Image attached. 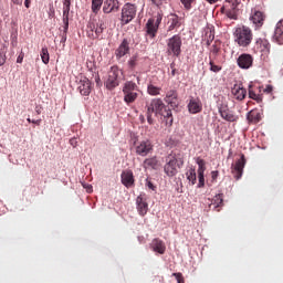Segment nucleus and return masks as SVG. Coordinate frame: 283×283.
<instances>
[{
    "mask_svg": "<svg viewBox=\"0 0 283 283\" xmlns=\"http://www.w3.org/2000/svg\"><path fill=\"white\" fill-rule=\"evenodd\" d=\"M219 114L222 118H224V120H229L230 124L235 123V120H239L238 114H234V112L229 109V105H220Z\"/></svg>",
    "mask_w": 283,
    "mask_h": 283,
    "instance_id": "obj_9",
    "label": "nucleus"
},
{
    "mask_svg": "<svg viewBox=\"0 0 283 283\" xmlns=\"http://www.w3.org/2000/svg\"><path fill=\"white\" fill-rule=\"evenodd\" d=\"M220 45H218V43H213V45H211L210 49V57H217V55H219L220 53Z\"/></svg>",
    "mask_w": 283,
    "mask_h": 283,
    "instance_id": "obj_36",
    "label": "nucleus"
},
{
    "mask_svg": "<svg viewBox=\"0 0 283 283\" xmlns=\"http://www.w3.org/2000/svg\"><path fill=\"white\" fill-rule=\"evenodd\" d=\"M78 90L82 96H90L92 94V82L84 77L80 81Z\"/></svg>",
    "mask_w": 283,
    "mask_h": 283,
    "instance_id": "obj_15",
    "label": "nucleus"
},
{
    "mask_svg": "<svg viewBox=\"0 0 283 283\" xmlns=\"http://www.w3.org/2000/svg\"><path fill=\"white\" fill-rule=\"evenodd\" d=\"M247 90L242 86H234L232 88V95H234L235 99H244L247 97Z\"/></svg>",
    "mask_w": 283,
    "mask_h": 283,
    "instance_id": "obj_24",
    "label": "nucleus"
},
{
    "mask_svg": "<svg viewBox=\"0 0 283 283\" xmlns=\"http://www.w3.org/2000/svg\"><path fill=\"white\" fill-rule=\"evenodd\" d=\"M74 140H75V139H71V145H74Z\"/></svg>",
    "mask_w": 283,
    "mask_h": 283,
    "instance_id": "obj_63",
    "label": "nucleus"
},
{
    "mask_svg": "<svg viewBox=\"0 0 283 283\" xmlns=\"http://www.w3.org/2000/svg\"><path fill=\"white\" fill-rule=\"evenodd\" d=\"M157 114H161V116H165L167 118V124L172 126L174 124V117L171 109H167L165 102L160 97H155L151 99L150 104L147 106V120L148 124H154V116H157Z\"/></svg>",
    "mask_w": 283,
    "mask_h": 283,
    "instance_id": "obj_1",
    "label": "nucleus"
},
{
    "mask_svg": "<svg viewBox=\"0 0 283 283\" xmlns=\"http://www.w3.org/2000/svg\"><path fill=\"white\" fill-rule=\"evenodd\" d=\"M249 97H251V99H255V102L263 101V95L261 94L260 88H253L252 86H249Z\"/></svg>",
    "mask_w": 283,
    "mask_h": 283,
    "instance_id": "obj_22",
    "label": "nucleus"
},
{
    "mask_svg": "<svg viewBox=\"0 0 283 283\" xmlns=\"http://www.w3.org/2000/svg\"><path fill=\"white\" fill-rule=\"evenodd\" d=\"M154 149L153 144L150 143V139H146V143H144V154H148Z\"/></svg>",
    "mask_w": 283,
    "mask_h": 283,
    "instance_id": "obj_40",
    "label": "nucleus"
},
{
    "mask_svg": "<svg viewBox=\"0 0 283 283\" xmlns=\"http://www.w3.org/2000/svg\"><path fill=\"white\" fill-rule=\"evenodd\" d=\"M88 191H92V187L91 186L88 187Z\"/></svg>",
    "mask_w": 283,
    "mask_h": 283,
    "instance_id": "obj_64",
    "label": "nucleus"
},
{
    "mask_svg": "<svg viewBox=\"0 0 283 283\" xmlns=\"http://www.w3.org/2000/svg\"><path fill=\"white\" fill-rule=\"evenodd\" d=\"M219 178V170H211V181L216 182Z\"/></svg>",
    "mask_w": 283,
    "mask_h": 283,
    "instance_id": "obj_46",
    "label": "nucleus"
},
{
    "mask_svg": "<svg viewBox=\"0 0 283 283\" xmlns=\"http://www.w3.org/2000/svg\"><path fill=\"white\" fill-rule=\"evenodd\" d=\"M209 64H210V72H214V73L221 72L222 66H220V64H214V60H212L211 55H210Z\"/></svg>",
    "mask_w": 283,
    "mask_h": 283,
    "instance_id": "obj_35",
    "label": "nucleus"
},
{
    "mask_svg": "<svg viewBox=\"0 0 283 283\" xmlns=\"http://www.w3.org/2000/svg\"><path fill=\"white\" fill-rule=\"evenodd\" d=\"M136 88V84L134 82H127L123 88L124 94L133 93Z\"/></svg>",
    "mask_w": 283,
    "mask_h": 283,
    "instance_id": "obj_34",
    "label": "nucleus"
},
{
    "mask_svg": "<svg viewBox=\"0 0 283 283\" xmlns=\"http://www.w3.org/2000/svg\"><path fill=\"white\" fill-rule=\"evenodd\" d=\"M63 24L64 34H67V30H70V20H63Z\"/></svg>",
    "mask_w": 283,
    "mask_h": 283,
    "instance_id": "obj_47",
    "label": "nucleus"
},
{
    "mask_svg": "<svg viewBox=\"0 0 283 283\" xmlns=\"http://www.w3.org/2000/svg\"><path fill=\"white\" fill-rule=\"evenodd\" d=\"M273 92V86H271V84H269V86H266L264 88V93H272Z\"/></svg>",
    "mask_w": 283,
    "mask_h": 283,
    "instance_id": "obj_53",
    "label": "nucleus"
},
{
    "mask_svg": "<svg viewBox=\"0 0 283 283\" xmlns=\"http://www.w3.org/2000/svg\"><path fill=\"white\" fill-rule=\"evenodd\" d=\"M221 206H223V195H216L209 205V208H213L220 210Z\"/></svg>",
    "mask_w": 283,
    "mask_h": 283,
    "instance_id": "obj_23",
    "label": "nucleus"
},
{
    "mask_svg": "<svg viewBox=\"0 0 283 283\" xmlns=\"http://www.w3.org/2000/svg\"><path fill=\"white\" fill-rule=\"evenodd\" d=\"M136 153L142 156L143 155V144L136 147Z\"/></svg>",
    "mask_w": 283,
    "mask_h": 283,
    "instance_id": "obj_51",
    "label": "nucleus"
},
{
    "mask_svg": "<svg viewBox=\"0 0 283 283\" xmlns=\"http://www.w3.org/2000/svg\"><path fill=\"white\" fill-rule=\"evenodd\" d=\"M176 27H181V21L179 15L172 14L170 18V24L168 27L169 32H172V29H176Z\"/></svg>",
    "mask_w": 283,
    "mask_h": 283,
    "instance_id": "obj_26",
    "label": "nucleus"
},
{
    "mask_svg": "<svg viewBox=\"0 0 283 283\" xmlns=\"http://www.w3.org/2000/svg\"><path fill=\"white\" fill-rule=\"evenodd\" d=\"M25 54H23V52H21L17 59V63H23V59H24Z\"/></svg>",
    "mask_w": 283,
    "mask_h": 283,
    "instance_id": "obj_50",
    "label": "nucleus"
},
{
    "mask_svg": "<svg viewBox=\"0 0 283 283\" xmlns=\"http://www.w3.org/2000/svg\"><path fill=\"white\" fill-rule=\"evenodd\" d=\"M190 114H199L202 112V102L200 97H191L188 104Z\"/></svg>",
    "mask_w": 283,
    "mask_h": 283,
    "instance_id": "obj_14",
    "label": "nucleus"
},
{
    "mask_svg": "<svg viewBox=\"0 0 283 283\" xmlns=\"http://www.w3.org/2000/svg\"><path fill=\"white\" fill-rule=\"evenodd\" d=\"M33 125H41V119H32Z\"/></svg>",
    "mask_w": 283,
    "mask_h": 283,
    "instance_id": "obj_55",
    "label": "nucleus"
},
{
    "mask_svg": "<svg viewBox=\"0 0 283 283\" xmlns=\"http://www.w3.org/2000/svg\"><path fill=\"white\" fill-rule=\"evenodd\" d=\"M40 56L44 65H48V63H50V52L48 51V46L42 48Z\"/></svg>",
    "mask_w": 283,
    "mask_h": 283,
    "instance_id": "obj_30",
    "label": "nucleus"
},
{
    "mask_svg": "<svg viewBox=\"0 0 283 283\" xmlns=\"http://www.w3.org/2000/svg\"><path fill=\"white\" fill-rule=\"evenodd\" d=\"M145 168H159V163L156 156H153L150 159H145L144 161Z\"/></svg>",
    "mask_w": 283,
    "mask_h": 283,
    "instance_id": "obj_25",
    "label": "nucleus"
},
{
    "mask_svg": "<svg viewBox=\"0 0 283 283\" xmlns=\"http://www.w3.org/2000/svg\"><path fill=\"white\" fill-rule=\"evenodd\" d=\"M170 70H171V76H176L177 70H176V63L175 62H171Z\"/></svg>",
    "mask_w": 283,
    "mask_h": 283,
    "instance_id": "obj_49",
    "label": "nucleus"
},
{
    "mask_svg": "<svg viewBox=\"0 0 283 283\" xmlns=\"http://www.w3.org/2000/svg\"><path fill=\"white\" fill-rule=\"evenodd\" d=\"M146 187H148V189H153V191L156 190V185H154L149 179L146 180Z\"/></svg>",
    "mask_w": 283,
    "mask_h": 283,
    "instance_id": "obj_48",
    "label": "nucleus"
},
{
    "mask_svg": "<svg viewBox=\"0 0 283 283\" xmlns=\"http://www.w3.org/2000/svg\"><path fill=\"white\" fill-rule=\"evenodd\" d=\"M41 112H43V106H41V105H38V106H35V114H41Z\"/></svg>",
    "mask_w": 283,
    "mask_h": 283,
    "instance_id": "obj_52",
    "label": "nucleus"
},
{
    "mask_svg": "<svg viewBox=\"0 0 283 283\" xmlns=\"http://www.w3.org/2000/svg\"><path fill=\"white\" fill-rule=\"evenodd\" d=\"M106 29H107V25H105V22L99 21V22L96 24V28H95V35H96V39H101V35L103 34V32H105Z\"/></svg>",
    "mask_w": 283,
    "mask_h": 283,
    "instance_id": "obj_28",
    "label": "nucleus"
},
{
    "mask_svg": "<svg viewBox=\"0 0 283 283\" xmlns=\"http://www.w3.org/2000/svg\"><path fill=\"white\" fill-rule=\"evenodd\" d=\"M226 14L228 18H230V20H238V15L235 10H233V6H231V10H227Z\"/></svg>",
    "mask_w": 283,
    "mask_h": 283,
    "instance_id": "obj_39",
    "label": "nucleus"
},
{
    "mask_svg": "<svg viewBox=\"0 0 283 283\" xmlns=\"http://www.w3.org/2000/svg\"><path fill=\"white\" fill-rule=\"evenodd\" d=\"M161 88H158L157 86H154V83H149L147 87V92L149 95H160Z\"/></svg>",
    "mask_w": 283,
    "mask_h": 283,
    "instance_id": "obj_33",
    "label": "nucleus"
},
{
    "mask_svg": "<svg viewBox=\"0 0 283 283\" xmlns=\"http://www.w3.org/2000/svg\"><path fill=\"white\" fill-rule=\"evenodd\" d=\"M196 163L198 164V187H205L206 185V178L205 172L207 169L205 159H200V156L197 157Z\"/></svg>",
    "mask_w": 283,
    "mask_h": 283,
    "instance_id": "obj_11",
    "label": "nucleus"
},
{
    "mask_svg": "<svg viewBox=\"0 0 283 283\" xmlns=\"http://www.w3.org/2000/svg\"><path fill=\"white\" fill-rule=\"evenodd\" d=\"M153 251L156 253H159L160 255H164L166 253V243L163 241V239H153L150 243Z\"/></svg>",
    "mask_w": 283,
    "mask_h": 283,
    "instance_id": "obj_17",
    "label": "nucleus"
},
{
    "mask_svg": "<svg viewBox=\"0 0 283 283\" xmlns=\"http://www.w3.org/2000/svg\"><path fill=\"white\" fill-rule=\"evenodd\" d=\"M24 6H25V8H30V0H25Z\"/></svg>",
    "mask_w": 283,
    "mask_h": 283,
    "instance_id": "obj_59",
    "label": "nucleus"
},
{
    "mask_svg": "<svg viewBox=\"0 0 283 283\" xmlns=\"http://www.w3.org/2000/svg\"><path fill=\"white\" fill-rule=\"evenodd\" d=\"M136 17V6L132 3L124 4L122 9V23H129Z\"/></svg>",
    "mask_w": 283,
    "mask_h": 283,
    "instance_id": "obj_7",
    "label": "nucleus"
},
{
    "mask_svg": "<svg viewBox=\"0 0 283 283\" xmlns=\"http://www.w3.org/2000/svg\"><path fill=\"white\" fill-rule=\"evenodd\" d=\"M27 120H28V123H32V119H31V118H28Z\"/></svg>",
    "mask_w": 283,
    "mask_h": 283,
    "instance_id": "obj_62",
    "label": "nucleus"
},
{
    "mask_svg": "<svg viewBox=\"0 0 283 283\" xmlns=\"http://www.w3.org/2000/svg\"><path fill=\"white\" fill-rule=\"evenodd\" d=\"M102 7H103V0H92L91 8H92V12H94V14H98Z\"/></svg>",
    "mask_w": 283,
    "mask_h": 283,
    "instance_id": "obj_31",
    "label": "nucleus"
},
{
    "mask_svg": "<svg viewBox=\"0 0 283 283\" xmlns=\"http://www.w3.org/2000/svg\"><path fill=\"white\" fill-rule=\"evenodd\" d=\"M245 164H247V158L244 154H241V158L238 159V161L231 167V170H232V174L234 175L235 180H240V178H242Z\"/></svg>",
    "mask_w": 283,
    "mask_h": 283,
    "instance_id": "obj_8",
    "label": "nucleus"
},
{
    "mask_svg": "<svg viewBox=\"0 0 283 283\" xmlns=\"http://www.w3.org/2000/svg\"><path fill=\"white\" fill-rule=\"evenodd\" d=\"M205 40L207 41V45H210L212 41H214V34L211 29L209 30V32H206Z\"/></svg>",
    "mask_w": 283,
    "mask_h": 283,
    "instance_id": "obj_38",
    "label": "nucleus"
},
{
    "mask_svg": "<svg viewBox=\"0 0 283 283\" xmlns=\"http://www.w3.org/2000/svg\"><path fill=\"white\" fill-rule=\"evenodd\" d=\"M6 63V48L1 49L0 51V65Z\"/></svg>",
    "mask_w": 283,
    "mask_h": 283,
    "instance_id": "obj_45",
    "label": "nucleus"
},
{
    "mask_svg": "<svg viewBox=\"0 0 283 283\" xmlns=\"http://www.w3.org/2000/svg\"><path fill=\"white\" fill-rule=\"evenodd\" d=\"M163 15L158 14L156 18H150L146 23V38L155 39L159 29Z\"/></svg>",
    "mask_w": 283,
    "mask_h": 283,
    "instance_id": "obj_6",
    "label": "nucleus"
},
{
    "mask_svg": "<svg viewBox=\"0 0 283 283\" xmlns=\"http://www.w3.org/2000/svg\"><path fill=\"white\" fill-rule=\"evenodd\" d=\"M12 3H14L15 6H21V3H23V0H12Z\"/></svg>",
    "mask_w": 283,
    "mask_h": 283,
    "instance_id": "obj_54",
    "label": "nucleus"
},
{
    "mask_svg": "<svg viewBox=\"0 0 283 283\" xmlns=\"http://www.w3.org/2000/svg\"><path fill=\"white\" fill-rule=\"evenodd\" d=\"M129 53V41L127 39H124L120 43V45L115 51L116 59H123L125 54Z\"/></svg>",
    "mask_w": 283,
    "mask_h": 283,
    "instance_id": "obj_18",
    "label": "nucleus"
},
{
    "mask_svg": "<svg viewBox=\"0 0 283 283\" xmlns=\"http://www.w3.org/2000/svg\"><path fill=\"white\" fill-rule=\"evenodd\" d=\"M274 39L277 43L283 44V27L280 24L275 28Z\"/></svg>",
    "mask_w": 283,
    "mask_h": 283,
    "instance_id": "obj_29",
    "label": "nucleus"
},
{
    "mask_svg": "<svg viewBox=\"0 0 283 283\" xmlns=\"http://www.w3.org/2000/svg\"><path fill=\"white\" fill-rule=\"evenodd\" d=\"M227 3H230L232 6V9L235 11V8H238L241 3V0H226Z\"/></svg>",
    "mask_w": 283,
    "mask_h": 283,
    "instance_id": "obj_44",
    "label": "nucleus"
},
{
    "mask_svg": "<svg viewBox=\"0 0 283 283\" xmlns=\"http://www.w3.org/2000/svg\"><path fill=\"white\" fill-rule=\"evenodd\" d=\"M233 35L235 43L242 48H248L253 41V32L250 27H237Z\"/></svg>",
    "mask_w": 283,
    "mask_h": 283,
    "instance_id": "obj_3",
    "label": "nucleus"
},
{
    "mask_svg": "<svg viewBox=\"0 0 283 283\" xmlns=\"http://www.w3.org/2000/svg\"><path fill=\"white\" fill-rule=\"evenodd\" d=\"M247 118L250 124H259L262 116L259 109H251V112L248 113Z\"/></svg>",
    "mask_w": 283,
    "mask_h": 283,
    "instance_id": "obj_21",
    "label": "nucleus"
},
{
    "mask_svg": "<svg viewBox=\"0 0 283 283\" xmlns=\"http://www.w3.org/2000/svg\"><path fill=\"white\" fill-rule=\"evenodd\" d=\"M137 96L138 95L135 92H133V93H125L124 99H125L126 103H134V101H136Z\"/></svg>",
    "mask_w": 283,
    "mask_h": 283,
    "instance_id": "obj_37",
    "label": "nucleus"
},
{
    "mask_svg": "<svg viewBox=\"0 0 283 283\" xmlns=\"http://www.w3.org/2000/svg\"><path fill=\"white\" fill-rule=\"evenodd\" d=\"M182 53V39L180 34H174L167 41V54L174 55L175 57H180Z\"/></svg>",
    "mask_w": 283,
    "mask_h": 283,
    "instance_id": "obj_4",
    "label": "nucleus"
},
{
    "mask_svg": "<svg viewBox=\"0 0 283 283\" xmlns=\"http://www.w3.org/2000/svg\"><path fill=\"white\" fill-rule=\"evenodd\" d=\"M165 99L166 102H168V105H170L171 107H178L179 105L178 91L176 90L167 91Z\"/></svg>",
    "mask_w": 283,
    "mask_h": 283,
    "instance_id": "obj_16",
    "label": "nucleus"
},
{
    "mask_svg": "<svg viewBox=\"0 0 283 283\" xmlns=\"http://www.w3.org/2000/svg\"><path fill=\"white\" fill-rule=\"evenodd\" d=\"M120 10V2L118 0H105L103 3L104 14H112Z\"/></svg>",
    "mask_w": 283,
    "mask_h": 283,
    "instance_id": "obj_12",
    "label": "nucleus"
},
{
    "mask_svg": "<svg viewBox=\"0 0 283 283\" xmlns=\"http://www.w3.org/2000/svg\"><path fill=\"white\" fill-rule=\"evenodd\" d=\"M67 41V33H63L62 35V43H65Z\"/></svg>",
    "mask_w": 283,
    "mask_h": 283,
    "instance_id": "obj_57",
    "label": "nucleus"
},
{
    "mask_svg": "<svg viewBox=\"0 0 283 283\" xmlns=\"http://www.w3.org/2000/svg\"><path fill=\"white\" fill-rule=\"evenodd\" d=\"M153 3H155V6H161L163 0H153Z\"/></svg>",
    "mask_w": 283,
    "mask_h": 283,
    "instance_id": "obj_56",
    "label": "nucleus"
},
{
    "mask_svg": "<svg viewBox=\"0 0 283 283\" xmlns=\"http://www.w3.org/2000/svg\"><path fill=\"white\" fill-rule=\"evenodd\" d=\"M63 3H72V0H64Z\"/></svg>",
    "mask_w": 283,
    "mask_h": 283,
    "instance_id": "obj_60",
    "label": "nucleus"
},
{
    "mask_svg": "<svg viewBox=\"0 0 283 283\" xmlns=\"http://www.w3.org/2000/svg\"><path fill=\"white\" fill-rule=\"evenodd\" d=\"M254 57L250 53H242L237 59L238 65L241 67V70H250V67L253 65Z\"/></svg>",
    "mask_w": 283,
    "mask_h": 283,
    "instance_id": "obj_10",
    "label": "nucleus"
},
{
    "mask_svg": "<svg viewBox=\"0 0 283 283\" xmlns=\"http://www.w3.org/2000/svg\"><path fill=\"white\" fill-rule=\"evenodd\" d=\"M184 164L185 159L181 154H168L166 157V164L164 166V172L168 175V178H175L180 168H182Z\"/></svg>",
    "mask_w": 283,
    "mask_h": 283,
    "instance_id": "obj_2",
    "label": "nucleus"
},
{
    "mask_svg": "<svg viewBox=\"0 0 283 283\" xmlns=\"http://www.w3.org/2000/svg\"><path fill=\"white\" fill-rule=\"evenodd\" d=\"M107 90H114V87H118V70L112 69L108 73V78L105 83Z\"/></svg>",
    "mask_w": 283,
    "mask_h": 283,
    "instance_id": "obj_13",
    "label": "nucleus"
},
{
    "mask_svg": "<svg viewBox=\"0 0 283 283\" xmlns=\"http://www.w3.org/2000/svg\"><path fill=\"white\" fill-rule=\"evenodd\" d=\"M181 3L186 10H191L192 3H196V0H181Z\"/></svg>",
    "mask_w": 283,
    "mask_h": 283,
    "instance_id": "obj_41",
    "label": "nucleus"
},
{
    "mask_svg": "<svg viewBox=\"0 0 283 283\" xmlns=\"http://www.w3.org/2000/svg\"><path fill=\"white\" fill-rule=\"evenodd\" d=\"M72 3L63 2V21H70V8Z\"/></svg>",
    "mask_w": 283,
    "mask_h": 283,
    "instance_id": "obj_32",
    "label": "nucleus"
},
{
    "mask_svg": "<svg viewBox=\"0 0 283 283\" xmlns=\"http://www.w3.org/2000/svg\"><path fill=\"white\" fill-rule=\"evenodd\" d=\"M251 20L256 27H262V24H264L265 15L262 13V10H254Z\"/></svg>",
    "mask_w": 283,
    "mask_h": 283,
    "instance_id": "obj_20",
    "label": "nucleus"
},
{
    "mask_svg": "<svg viewBox=\"0 0 283 283\" xmlns=\"http://www.w3.org/2000/svg\"><path fill=\"white\" fill-rule=\"evenodd\" d=\"M122 184L127 188L134 185V172H132V170H124L122 172Z\"/></svg>",
    "mask_w": 283,
    "mask_h": 283,
    "instance_id": "obj_19",
    "label": "nucleus"
},
{
    "mask_svg": "<svg viewBox=\"0 0 283 283\" xmlns=\"http://www.w3.org/2000/svg\"><path fill=\"white\" fill-rule=\"evenodd\" d=\"M137 211L143 214V197H137Z\"/></svg>",
    "mask_w": 283,
    "mask_h": 283,
    "instance_id": "obj_43",
    "label": "nucleus"
},
{
    "mask_svg": "<svg viewBox=\"0 0 283 283\" xmlns=\"http://www.w3.org/2000/svg\"><path fill=\"white\" fill-rule=\"evenodd\" d=\"M172 276L176 277L178 283H186L182 272H174Z\"/></svg>",
    "mask_w": 283,
    "mask_h": 283,
    "instance_id": "obj_42",
    "label": "nucleus"
},
{
    "mask_svg": "<svg viewBox=\"0 0 283 283\" xmlns=\"http://www.w3.org/2000/svg\"><path fill=\"white\" fill-rule=\"evenodd\" d=\"M207 3H210V4L219 3V0H207Z\"/></svg>",
    "mask_w": 283,
    "mask_h": 283,
    "instance_id": "obj_58",
    "label": "nucleus"
},
{
    "mask_svg": "<svg viewBox=\"0 0 283 283\" xmlns=\"http://www.w3.org/2000/svg\"><path fill=\"white\" fill-rule=\"evenodd\" d=\"M255 53H260L261 60L268 62L271 53V43L268 39H256L254 44Z\"/></svg>",
    "mask_w": 283,
    "mask_h": 283,
    "instance_id": "obj_5",
    "label": "nucleus"
},
{
    "mask_svg": "<svg viewBox=\"0 0 283 283\" xmlns=\"http://www.w3.org/2000/svg\"><path fill=\"white\" fill-rule=\"evenodd\" d=\"M186 177H187V180H189V182H191V185H196V182H197L196 168H189V170H187V172H186Z\"/></svg>",
    "mask_w": 283,
    "mask_h": 283,
    "instance_id": "obj_27",
    "label": "nucleus"
},
{
    "mask_svg": "<svg viewBox=\"0 0 283 283\" xmlns=\"http://www.w3.org/2000/svg\"><path fill=\"white\" fill-rule=\"evenodd\" d=\"M147 208V203H145V201H144V210Z\"/></svg>",
    "mask_w": 283,
    "mask_h": 283,
    "instance_id": "obj_61",
    "label": "nucleus"
}]
</instances>
